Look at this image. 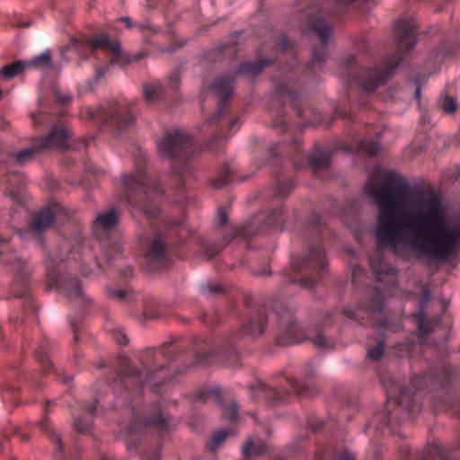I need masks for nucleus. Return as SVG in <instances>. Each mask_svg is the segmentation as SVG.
<instances>
[{"instance_id": "f257e3e1", "label": "nucleus", "mask_w": 460, "mask_h": 460, "mask_svg": "<svg viewBox=\"0 0 460 460\" xmlns=\"http://www.w3.org/2000/svg\"><path fill=\"white\" fill-rule=\"evenodd\" d=\"M366 191L378 208L376 237L402 259L448 261L460 244V224L447 225V208L440 195L428 196L394 172L382 185L369 182Z\"/></svg>"}, {"instance_id": "f03ea898", "label": "nucleus", "mask_w": 460, "mask_h": 460, "mask_svg": "<svg viewBox=\"0 0 460 460\" xmlns=\"http://www.w3.org/2000/svg\"><path fill=\"white\" fill-rule=\"evenodd\" d=\"M329 234L323 217L311 214L302 230L301 237L307 244V251L291 258V271L283 275L276 294L268 307L275 313L278 323L277 343L281 346L296 344L310 340L314 346L322 349L335 348L336 341L328 334L330 321L347 318L364 324L366 317L381 314L384 309L385 296L379 287L367 286L365 297L355 308L334 309L326 314L323 323L305 330L296 321L294 311L286 302V298L295 294L296 284L312 288L317 285L328 269L323 238Z\"/></svg>"}, {"instance_id": "7ed1b4c3", "label": "nucleus", "mask_w": 460, "mask_h": 460, "mask_svg": "<svg viewBox=\"0 0 460 460\" xmlns=\"http://www.w3.org/2000/svg\"><path fill=\"white\" fill-rule=\"evenodd\" d=\"M266 307H249L248 319L241 330L227 333L220 341L177 340L163 343L158 349L150 348L139 355L143 371L134 367L130 360L122 358L119 369L110 385L113 389L130 394L132 397L142 395L145 389L163 394L165 386L176 380V376L198 364L220 362L228 367H238L239 351L237 340L242 335L256 337L264 332L267 323Z\"/></svg>"}, {"instance_id": "20e7f679", "label": "nucleus", "mask_w": 460, "mask_h": 460, "mask_svg": "<svg viewBox=\"0 0 460 460\" xmlns=\"http://www.w3.org/2000/svg\"><path fill=\"white\" fill-rule=\"evenodd\" d=\"M339 10L332 12L325 8L317 11H306L307 24L317 39V45L313 46L311 60L301 68L294 57L290 63L279 66L276 75L272 76L274 84L270 97V110L273 114L271 127L280 132L288 130L286 116V104L290 103L298 118L305 126H317L322 124V115L313 106L307 104L300 98L302 84L315 83L319 73L323 71L329 54L328 47L333 34L332 22L329 16H337Z\"/></svg>"}, {"instance_id": "39448f33", "label": "nucleus", "mask_w": 460, "mask_h": 460, "mask_svg": "<svg viewBox=\"0 0 460 460\" xmlns=\"http://www.w3.org/2000/svg\"><path fill=\"white\" fill-rule=\"evenodd\" d=\"M459 376L460 372L456 367L441 362L425 373L412 376L411 385L414 391L391 377L384 378L382 383L386 391L387 404L384 411L373 417L365 432L375 427L376 433L382 435L395 433L396 426L401 423L398 414L403 411L414 416L426 402L436 411H445L460 419V392L456 389Z\"/></svg>"}, {"instance_id": "423d86ee", "label": "nucleus", "mask_w": 460, "mask_h": 460, "mask_svg": "<svg viewBox=\"0 0 460 460\" xmlns=\"http://www.w3.org/2000/svg\"><path fill=\"white\" fill-rule=\"evenodd\" d=\"M139 162L135 172L122 175L124 198L134 212L143 215L156 236L145 252L148 263L164 264L178 253L176 245L183 243L181 235L186 232L182 220L164 217L159 202L164 189L159 181L149 177Z\"/></svg>"}, {"instance_id": "0eeeda50", "label": "nucleus", "mask_w": 460, "mask_h": 460, "mask_svg": "<svg viewBox=\"0 0 460 460\" xmlns=\"http://www.w3.org/2000/svg\"><path fill=\"white\" fill-rule=\"evenodd\" d=\"M290 48V42L285 35H278L271 41L264 42L257 49L259 58L255 61H245L238 68L217 76L210 86V91L219 98L217 111L200 126L199 130L209 136L207 146L215 153L220 152L225 140L239 128V119L229 108L234 82L240 76L254 77L274 62L273 57L284 54Z\"/></svg>"}, {"instance_id": "6e6552de", "label": "nucleus", "mask_w": 460, "mask_h": 460, "mask_svg": "<svg viewBox=\"0 0 460 460\" xmlns=\"http://www.w3.org/2000/svg\"><path fill=\"white\" fill-rule=\"evenodd\" d=\"M414 18H403L395 23L394 52L386 55L380 64L365 67L358 64L356 57L348 55L341 60V76L349 85L348 101L367 107L369 94L385 84L389 76L402 61L407 51L414 48L417 36Z\"/></svg>"}, {"instance_id": "1a4fd4ad", "label": "nucleus", "mask_w": 460, "mask_h": 460, "mask_svg": "<svg viewBox=\"0 0 460 460\" xmlns=\"http://www.w3.org/2000/svg\"><path fill=\"white\" fill-rule=\"evenodd\" d=\"M132 420L126 429L128 448L138 449L152 437V442L144 449L141 460H160L162 440L171 430V417L159 402L143 408L131 404Z\"/></svg>"}, {"instance_id": "9d476101", "label": "nucleus", "mask_w": 460, "mask_h": 460, "mask_svg": "<svg viewBox=\"0 0 460 460\" xmlns=\"http://www.w3.org/2000/svg\"><path fill=\"white\" fill-rule=\"evenodd\" d=\"M288 219V214L284 210L282 205L270 208L267 213L261 212L236 229L224 233L222 240L217 242L213 239L198 236L195 241L199 248V252L207 260H211L218 254L235 236L241 235L243 238H251L253 235L269 230H282Z\"/></svg>"}, {"instance_id": "9b49d317", "label": "nucleus", "mask_w": 460, "mask_h": 460, "mask_svg": "<svg viewBox=\"0 0 460 460\" xmlns=\"http://www.w3.org/2000/svg\"><path fill=\"white\" fill-rule=\"evenodd\" d=\"M156 147L160 156L170 161L180 181L177 190L184 195L185 181L195 171L192 160L200 153L193 136L180 128L166 130L156 141Z\"/></svg>"}, {"instance_id": "f8f14e48", "label": "nucleus", "mask_w": 460, "mask_h": 460, "mask_svg": "<svg viewBox=\"0 0 460 460\" xmlns=\"http://www.w3.org/2000/svg\"><path fill=\"white\" fill-rule=\"evenodd\" d=\"M314 375L315 367L312 362H308L303 370L305 383L279 376L271 378L268 383L256 381L249 386L250 395L253 400H262L269 405L286 403L292 395L310 397L313 395V388L309 380Z\"/></svg>"}, {"instance_id": "ddd939ff", "label": "nucleus", "mask_w": 460, "mask_h": 460, "mask_svg": "<svg viewBox=\"0 0 460 460\" xmlns=\"http://www.w3.org/2000/svg\"><path fill=\"white\" fill-rule=\"evenodd\" d=\"M306 425L305 438L309 433L315 437V451L312 460H355V454L348 449L343 438L337 433V420H323L310 415Z\"/></svg>"}, {"instance_id": "4468645a", "label": "nucleus", "mask_w": 460, "mask_h": 460, "mask_svg": "<svg viewBox=\"0 0 460 460\" xmlns=\"http://www.w3.org/2000/svg\"><path fill=\"white\" fill-rule=\"evenodd\" d=\"M79 248V245L72 246L70 241L63 239L58 247L59 254L56 255L52 252H49L45 257L44 263L49 288H57L70 299H82L84 301L80 281L77 278L66 272V260H77L75 250Z\"/></svg>"}, {"instance_id": "2eb2a0df", "label": "nucleus", "mask_w": 460, "mask_h": 460, "mask_svg": "<svg viewBox=\"0 0 460 460\" xmlns=\"http://www.w3.org/2000/svg\"><path fill=\"white\" fill-rule=\"evenodd\" d=\"M97 49L105 50L111 53L109 64L105 66L95 68V79L99 80L110 70L113 65L125 66L130 63L128 58L121 54L120 44L117 41H111L106 34H99L93 38H87L86 42H82L76 39H72L69 43L60 50V56L64 59H68L69 53L79 57L87 56L85 51H95Z\"/></svg>"}, {"instance_id": "dca6fc26", "label": "nucleus", "mask_w": 460, "mask_h": 460, "mask_svg": "<svg viewBox=\"0 0 460 460\" xmlns=\"http://www.w3.org/2000/svg\"><path fill=\"white\" fill-rule=\"evenodd\" d=\"M82 119L92 120L102 128L116 135L132 125L134 114L128 102L110 100L96 109L86 107L80 112Z\"/></svg>"}, {"instance_id": "f3484780", "label": "nucleus", "mask_w": 460, "mask_h": 460, "mask_svg": "<svg viewBox=\"0 0 460 460\" xmlns=\"http://www.w3.org/2000/svg\"><path fill=\"white\" fill-rule=\"evenodd\" d=\"M118 223L119 215L115 208L100 213L93 222V231L95 235L102 240L104 256L108 263L122 252V247L117 240L108 238V234L117 226Z\"/></svg>"}, {"instance_id": "a211bd4d", "label": "nucleus", "mask_w": 460, "mask_h": 460, "mask_svg": "<svg viewBox=\"0 0 460 460\" xmlns=\"http://www.w3.org/2000/svg\"><path fill=\"white\" fill-rule=\"evenodd\" d=\"M109 296L111 299L128 305H134L141 302L143 308L142 315L145 320L155 319L163 316L162 305H159L153 296H143L136 293L129 288H110Z\"/></svg>"}, {"instance_id": "6ab92c4d", "label": "nucleus", "mask_w": 460, "mask_h": 460, "mask_svg": "<svg viewBox=\"0 0 460 460\" xmlns=\"http://www.w3.org/2000/svg\"><path fill=\"white\" fill-rule=\"evenodd\" d=\"M66 218H68V212L61 204H51L32 216L29 224V232L42 243L40 234L54 221H64Z\"/></svg>"}, {"instance_id": "aec40b11", "label": "nucleus", "mask_w": 460, "mask_h": 460, "mask_svg": "<svg viewBox=\"0 0 460 460\" xmlns=\"http://www.w3.org/2000/svg\"><path fill=\"white\" fill-rule=\"evenodd\" d=\"M194 402H204L208 400L217 402L222 408L223 417L234 422L238 419V404L234 398L223 394L218 387L203 388L192 394Z\"/></svg>"}, {"instance_id": "412c9836", "label": "nucleus", "mask_w": 460, "mask_h": 460, "mask_svg": "<svg viewBox=\"0 0 460 460\" xmlns=\"http://www.w3.org/2000/svg\"><path fill=\"white\" fill-rule=\"evenodd\" d=\"M455 448L441 444L438 440L428 444L422 451H412L403 446L399 450L400 460H454Z\"/></svg>"}, {"instance_id": "4be33fe9", "label": "nucleus", "mask_w": 460, "mask_h": 460, "mask_svg": "<svg viewBox=\"0 0 460 460\" xmlns=\"http://www.w3.org/2000/svg\"><path fill=\"white\" fill-rule=\"evenodd\" d=\"M50 346V341L49 339H44L35 349V358L41 366L42 371L45 374L53 373L57 378H61L64 384H69L72 380V376H66L63 372H59L58 369L54 368L53 363L49 359V356Z\"/></svg>"}, {"instance_id": "5701e85b", "label": "nucleus", "mask_w": 460, "mask_h": 460, "mask_svg": "<svg viewBox=\"0 0 460 460\" xmlns=\"http://www.w3.org/2000/svg\"><path fill=\"white\" fill-rule=\"evenodd\" d=\"M118 21L124 22L127 29L137 28L142 33L143 39L146 43L152 45L159 44V40L157 38L161 36L160 29L152 24L148 20L141 22H135L130 17L125 16L119 18Z\"/></svg>"}, {"instance_id": "b1692460", "label": "nucleus", "mask_w": 460, "mask_h": 460, "mask_svg": "<svg viewBox=\"0 0 460 460\" xmlns=\"http://www.w3.org/2000/svg\"><path fill=\"white\" fill-rule=\"evenodd\" d=\"M39 428L49 440L55 447V457L57 460H66V452L62 443L60 434L56 430L55 427L48 417H44L39 423Z\"/></svg>"}, {"instance_id": "393cba45", "label": "nucleus", "mask_w": 460, "mask_h": 460, "mask_svg": "<svg viewBox=\"0 0 460 460\" xmlns=\"http://www.w3.org/2000/svg\"><path fill=\"white\" fill-rule=\"evenodd\" d=\"M332 151L329 147L315 146L314 151L307 158L308 166L314 170H324L331 165Z\"/></svg>"}, {"instance_id": "a878e982", "label": "nucleus", "mask_w": 460, "mask_h": 460, "mask_svg": "<svg viewBox=\"0 0 460 460\" xmlns=\"http://www.w3.org/2000/svg\"><path fill=\"white\" fill-rule=\"evenodd\" d=\"M460 55V45L445 41L436 48L429 58L433 64L441 63L447 58H452Z\"/></svg>"}, {"instance_id": "bb28decb", "label": "nucleus", "mask_w": 460, "mask_h": 460, "mask_svg": "<svg viewBox=\"0 0 460 460\" xmlns=\"http://www.w3.org/2000/svg\"><path fill=\"white\" fill-rule=\"evenodd\" d=\"M97 400L93 399L83 405L85 415L83 417L74 416V427L80 432H86L92 427V415L94 414L97 407Z\"/></svg>"}, {"instance_id": "cd10ccee", "label": "nucleus", "mask_w": 460, "mask_h": 460, "mask_svg": "<svg viewBox=\"0 0 460 460\" xmlns=\"http://www.w3.org/2000/svg\"><path fill=\"white\" fill-rule=\"evenodd\" d=\"M267 452V445L261 439L249 440L243 447V460H249L254 456H262ZM275 460H284L283 456H279Z\"/></svg>"}, {"instance_id": "c85d7f7f", "label": "nucleus", "mask_w": 460, "mask_h": 460, "mask_svg": "<svg viewBox=\"0 0 460 460\" xmlns=\"http://www.w3.org/2000/svg\"><path fill=\"white\" fill-rule=\"evenodd\" d=\"M238 49L234 43L226 42L213 49L208 56V59L212 62H220L225 58H234L237 54Z\"/></svg>"}, {"instance_id": "c756f323", "label": "nucleus", "mask_w": 460, "mask_h": 460, "mask_svg": "<svg viewBox=\"0 0 460 460\" xmlns=\"http://www.w3.org/2000/svg\"><path fill=\"white\" fill-rule=\"evenodd\" d=\"M143 92L146 102L153 104L163 97L164 89L159 81H150L143 85Z\"/></svg>"}, {"instance_id": "7c9ffc66", "label": "nucleus", "mask_w": 460, "mask_h": 460, "mask_svg": "<svg viewBox=\"0 0 460 460\" xmlns=\"http://www.w3.org/2000/svg\"><path fill=\"white\" fill-rule=\"evenodd\" d=\"M370 267L376 279L379 282L384 281L385 278L390 279L394 271V269L381 258L370 259Z\"/></svg>"}, {"instance_id": "2f4dec72", "label": "nucleus", "mask_w": 460, "mask_h": 460, "mask_svg": "<svg viewBox=\"0 0 460 460\" xmlns=\"http://www.w3.org/2000/svg\"><path fill=\"white\" fill-rule=\"evenodd\" d=\"M294 188L295 184L291 180H282L278 174L276 185L271 190V198L285 199L289 196Z\"/></svg>"}, {"instance_id": "473e14b6", "label": "nucleus", "mask_w": 460, "mask_h": 460, "mask_svg": "<svg viewBox=\"0 0 460 460\" xmlns=\"http://www.w3.org/2000/svg\"><path fill=\"white\" fill-rule=\"evenodd\" d=\"M296 169L304 166V156L302 155L301 143L298 137L292 139L288 145V151L285 154Z\"/></svg>"}, {"instance_id": "72a5a7b5", "label": "nucleus", "mask_w": 460, "mask_h": 460, "mask_svg": "<svg viewBox=\"0 0 460 460\" xmlns=\"http://www.w3.org/2000/svg\"><path fill=\"white\" fill-rule=\"evenodd\" d=\"M454 85H450L446 89L445 93L442 94L438 105L439 107L447 113H454L457 111L458 102L453 95Z\"/></svg>"}, {"instance_id": "f704fd0d", "label": "nucleus", "mask_w": 460, "mask_h": 460, "mask_svg": "<svg viewBox=\"0 0 460 460\" xmlns=\"http://www.w3.org/2000/svg\"><path fill=\"white\" fill-rule=\"evenodd\" d=\"M232 182V171L228 164H223L217 175L210 180V185L214 189H222Z\"/></svg>"}, {"instance_id": "c9c22d12", "label": "nucleus", "mask_w": 460, "mask_h": 460, "mask_svg": "<svg viewBox=\"0 0 460 460\" xmlns=\"http://www.w3.org/2000/svg\"><path fill=\"white\" fill-rule=\"evenodd\" d=\"M418 331L421 338L432 332L438 324V319L428 318L423 311H420L416 314Z\"/></svg>"}, {"instance_id": "e433bc0d", "label": "nucleus", "mask_w": 460, "mask_h": 460, "mask_svg": "<svg viewBox=\"0 0 460 460\" xmlns=\"http://www.w3.org/2000/svg\"><path fill=\"white\" fill-rule=\"evenodd\" d=\"M419 347V344L411 338H407L404 341L394 345V352L397 357H411Z\"/></svg>"}, {"instance_id": "4c0bfd02", "label": "nucleus", "mask_w": 460, "mask_h": 460, "mask_svg": "<svg viewBox=\"0 0 460 460\" xmlns=\"http://www.w3.org/2000/svg\"><path fill=\"white\" fill-rule=\"evenodd\" d=\"M26 62L28 68L32 67L47 70L53 67L51 53L49 50H46Z\"/></svg>"}, {"instance_id": "58836bf2", "label": "nucleus", "mask_w": 460, "mask_h": 460, "mask_svg": "<svg viewBox=\"0 0 460 460\" xmlns=\"http://www.w3.org/2000/svg\"><path fill=\"white\" fill-rule=\"evenodd\" d=\"M231 431L220 429L212 433L210 439L207 442V450L216 454L218 448L224 444Z\"/></svg>"}, {"instance_id": "ea45409f", "label": "nucleus", "mask_w": 460, "mask_h": 460, "mask_svg": "<svg viewBox=\"0 0 460 460\" xmlns=\"http://www.w3.org/2000/svg\"><path fill=\"white\" fill-rule=\"evenodd\" d=\"M28 67L26 61L16 60L13 63L4 66L0 73L4 77L11 79L18 75L19 74L22 73Z\"/></svg>"}, {"instance_id": "a19ab883", "label": "nucleus", "mask_w": 460, "mask_h": 460, "mask_svg": "<svg viewBox=\"0 0 460 460\" xmlns=\"http://www.w3.org/2000/svg\"><path fill=\"white\" fill-rule=\"evenodd\" d=\"M280 148L281 145L276 144L267 151V159L265 161L267 165L277 167L281 164V158L279 157Z\"/></svg>"}, {"instance_id": "79ce46f5", "label": "nucleus", "mask_w": 460, "mask_h": 460, "mask_svg": "<svg viewBox=\"0 0 460 460\" xmlns=\"http://www.w3.org/2000/svg\"><path fill=\"white\" fill-rule=\"evenodd\" d=\"M377 325L385 332H398L402 329V325L400 321H393L385 316L378 320Z\"/></svg>"}, {"instance_id": "37998d69", "label": "nucleus", "mask_w": 460, "mask_h": 460, "mask_svg": "<svg viewBox=\"0 0 460 460\" xmlns=\"http://www.w3.org/2000/svg\"><path fill=\"white\" fill-rule=\"evenodd\" d=\"M358 150L370 156L377 155L380 151V145L376 142L360 141Z\"/></svg>"}, {"instance_id": "c03bdc74", "label": "nucleus", "mask_w": 460, "mask_h": 460, "mask_svg": "<svg viewBox=\"0 0 460 460\" xmlns=\"http://www.w3.org/2000/svg\"><path fill=\"white\" fill-rule=\"evenodd\" d=\"M385 347V342L383 340L378 341L374 347L368 349L367 357L375 361L381 359L384 355Z\"/></svg>"}, {"instance_id": "a18cd8bd", "label": "nucleus", "mask_w": 460, "mask_h": 460, "mask_svg": "<svg viewBox=\"0 0 460 460\" xmlns=\"http://www.w3.org/2000/svg\"><path fill=\"white\" fill-rule=\"evenodd\" d=\"M337 118L348 119L352 121L354 120V116L350 111L338 105L334 108V115L326 124V127H330Z\"/></svg>"}, {"instance_id": "49530a36", "label": "nucleus", "mask_w": 460, "mask_h": 460, "mask_svg": "<svg viewBox=\"0 0 460 460\" xmlns=\"http://www.w3.org/2000/svg\"><path fill=\"white\" fill-rule=\"evenodd\" d=\"M200 291L204 295L222 294L224 292V288L217 283L208 282L200 287Z\"/></svg>"}, {"instance_id": "de8ad7c7", "label": "nucleus", "mask_w": 460, "mask_h": 460, "mask_svg": "<svg viewBox=\"0 0 460 460\" xmlns=\"http://www.w3.org/2000/svg\"><path fill=\"white\" fill-rule=\"evenodd\" d=\"M220 319L221 317L216 309L211 313H204L200 316V321L208 325H216L220 322Z\"/></svg>"}, {"instance_id": "09e8293b", "label": "nucleus", "mask_w": 460, "mask_h": 460, "mask_svg": "<svg viewBox=\"0 0 460 460\" xmlns=\"http://www.w3.org/2000/svg\"><path fill=\"white\" fill-rule=\"evenodd\" d=\"M180 86V74L178 71H173L166 81V88L171 92L175 93Z\"/></svg>"}, {"instance_id": "8fccbe9b", "label": "nucleus", "mask_w": 460, "mask_h": 460, "mask_svg": "<svg viewBox=\"0 0 460 460\" xmlns=\"http://www.w3.org/2000/svg\"><path fill=\"white\" fill-rule=\"evenodd\" d=\"M110 332L111 334L112 339L119 344V345H126L128 342V337L123 332L122 329L113 328L110 330Z\"/></svg>"}, {"instance_id": "3c124183", "label": "nucleus", "mask_w": 460, "mask_h": 460, "mask_svg": "<svg viewBox=\"0 0 460 460\" xmlns=\"http://www.w3.org/2000/svg\"><path fill=\"white\" fill-rule=\"evenodd\" d=\"M228 223V213L226 208L223 206L219 207L217 209V215L216 217L217 227L221 228L226 226Z\"/></svg>"}, {"instance_id": "603ef678", "label": "nucleus", "mask_w": 460, "mask_h": 460, "mask_svg": "<svg viewBox=\"0 0 460 460\" xmlns=\"http://www.w3.org/2000/svg\"><path fill=\"white\" fill-rule=\"evenodd\" d=\"M53 95H54L55 99L57 100V102L63 105L68 103L72 99L71 94L62 93L58 89L53 90Z\"/></svg>"}, {"instance_id": "864d4df0", "label": "nucleus", "mask_w": 460, "mask_h": 460, "mask_svg": "<svg viewBox=\"0 0 460 460\" xmlns=\"http://www.w3.org/2000/svg\"><path fill=\"white\" fill-rule=\"evenodd\" d=\"M365 273V270L360 266H355L352 270V283L357 286L360 281V277Z\"/></svg>"}, {"instance_id": "5fc2aeb1", "label": "nucleus", "mask_w": 460, "mask_h": 460, "mask_svg": "<svg viewBox=\"0 0 460 460\" xmlns=\"http://www.w3.org/2000/svg\"><path fill=\"white\" fill-rule=\"evenodd\" d=\"M450 180L453 182H460V166L456 167L450 175Z\"/></svg>"}, {"instance_id": "6e6d98bb", "label": "nucleus", "mask_w": 460, "mask_h": 460, "mask_svg": "<svg viewBox=\"0 0 460 460\" xmlns=\"http://www.w3.org/2000/svg\"><path fill=\"white\" fill-rule=\"evenodd\" d=\"M119 274L124 280H127L132 276V269L130 267H126L119 271Z\"/></svg>"}, {"instance_id": "4d7b16f0", "label": "nucleus", "mask_w": 460, "mask_h": 460, "mask_svg": "<svg viewBox=\"0 0 460 460\" xmlns=\"http://www.w3.org/2000/svg\"><path fill=\"white\" fill-rule=\"evenodd\" d=\"M254 274L258 276H266L270 274V270L268 265H264L261 270H256Z\"/></svg>"}, {"instance_id": "13d9d810", "label": "nucleus", "mask_w": 460, "mask_h": 460, "mask_svg": "<svg viewBox=\"0 0 460 460\" xmlns=\"http://www.w3.org/2000/svg\"><path fill=\"white\" fill-rule=\"evenodd\" d=\"M183 46V43H172L169 48L167 49H163L162 50L163 51H169V52H173L175 50H177L178 49L181 48Z\"/></svg>"}, {"instance_id": "bf43d9fd", "label": "nucleus", "mask_w": 460, "mask_h": 460, "mask_svg": "<svg viewBox=\"0 0 460 460\" xmlns=\"http://www.w3.org/2000/svg\"><path fill=\"white\" fill-rule=\"evenodd\" d=\"M31 25V21H27V22H23V21H19L15 23V26L17 27H21V28H28Z\"/></svg>"}, {"instance_id": "052dcab7", "label": "nucleus", "mask_w": 460, "mask_h": 460, "mask_svg": "<svg viewBox=\"0 0 460 460\" xmlns=\"http://www.w3.org/2000/svg\"><path fill=\"white\" fill-rule=\"evenodd\" d=\"M429 298H430V292L427 288H424L422 290V302L426 303L427 301H429Z\"/></svg>"}, {"instance_id": "680f3d73", "label": "nucleus", "mask_w": 460, "mask_h": 460, "mask_svg": "<svg viewBox=\"0 0 460 460\" xmlns=\"http://www.w3.org/2000/svg\"><path fill=\"white\" fill-rule=\"evenodd\" d=\"M335 1H336L337 4L344 6V5H349V4L356 2L357 0H335Z\"/></svg>"}, {"instance_id": "e2e57ef3", "label": "nucleus", "mask_w": 460, "mask_h": 460, "mask_svg": "<svg viewBox=\"0 0 460 460\" xmlns=\"http://www.w3.org/2000/svg\"><path fill=\"white\" fill-rule=\"evenodd\" d=\"M9 319L12 323H17L20 319V317L14 314H11L9 316Z\"/></svg>"}, {"instance_id": "0e129e2a", "label": "nucleus", "mask_w": 460, "mask_h": 460, "mask_svg": "<svg viewBox=\"0 0 460 460\" xmlns=\"http://www.w3.org/2000/svg\"><path fill=\"white\" fill-rule=\"evenodd\" d=\"M71 325L73 326V330H74V332H75V337H74V339H75V341H78V339H79V336H78V330H77V328L74 325V323H71Z\"/></svg>"}, {"instance_id": "69168bd1", "label": "nucleus", "mask_w": 460, "mask_h": 460, "mask_svg": "<svg viewBox=\"0 0 460 460\" xmlns=\"http://www.w3.org/2000/svg\"><path fill=\"white\" fill-rule=\"evenodd\" d=\"M146 4H147L150 8L155 7V0H146Z\"/></svg>"}, {"instance_id": "338daca9", "label": "nucleus", "mask_w": 460, "mask_h": 460, "mask_svg": "<svg viewBox=\"0 0 460 460\" xmlns=\"http://www.w3.org/2000/svg\"><path fill=\"white\" fill-rule=\"evenodd\" d=\"M415 97L417 99L420 98V88H419V87L415 90Z\"/></svg>"}, {"instance_id": "774afa93", "label": "nucleus", "mask_w": 460, "mask_h": 460, "mask_svg": "<svg viewBox=\"0 0 460 460\" xmlns=\"http://www.w3.org/2000/svg\"><path fill=\"white\" fill-rule=\"evenodd\" d=\"M296 447V450H300L302 448V446L299 444H297Z\"/></svg>"}]
</instances>
